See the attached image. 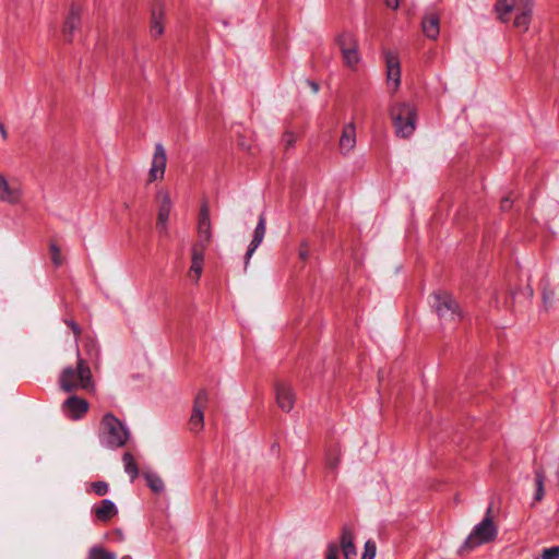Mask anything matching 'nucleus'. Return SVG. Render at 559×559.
<instances>
[{
  "label": "nucleus",
  "mask_w": 559,
  "mask_h": 559,
  "mask_svg": "<svg viewBox=\"0 0 559 559\" xmlns=\"http://www.w3.org/2000/svg\"><path fill=\"white\" fill-rule=\"evenodd\" d=\"M122 464L124 472L130 476L131 481H133L139 476V467L134 456L130 452L123 453Z\"/></svg>",
  "instance_id": "5701e85b"
},
{
  "label": "nucleus",
  "mask_w": 559,
  "mask_h": 559,
  "mask_svg": "<svg viewBox=\"0 0 559 559\" xmlns=\"http://www.w3.org/2000/svg\"><path fill=\"white\" fill-rule=\"evenodd\" d=\"M296 142V136L293 132L286 131L283 134V143L286 146V148L292 147Z\"/></svg>",
  "instance_id": "72a5a7b5"
},
{
  "label": "nucleus",
  "mask_w": 559,
  "mask_h": 559,
  "mask_svg": "<svg viewBox=\"0 0 559 559\" xmlns=\"http://www.w3.org/2000/svg\"><path fill=\"white\" fill-rule=\"evenodd\" d=\"M157 203V229L163 233H168V221L173 209V200L170 197V192L167 189L160 188L156 192L155 197Z\"/></svg>",
  "instance_id": "9d476101"
},
{
  "label": "nucleus",
  "mask_w": 559,
  "mask_h": 559,
  "mask_svg": "<svg viewBox=\"0 0 559 559\" xmlns=\"http://www.w3.org/2000/svg\"><path fill=\"white\" fill-rule=\"evenodd\" d=\"M542 559H559V546L545 548L542 552Z\"/></svg>",
  "instance_id": "2f4dec72"
},
{
  "label": "nucleus",
  "mask_w": 559,
  "mask_h": 559,
  "mask_svg": "<svg viewBox=\"0 0 559 559\" xmlns=\"http://www.w3.org/2000/svg\"><path fill=\"white\" fill-rule=\"evenodd\" d=\"M117 534H118V536H120V539H122V533H121V531H119V530H118V531H117Z\"/></svg>",
  "instance_id": "79ce46f5"
},
{
  "label": "nucleus",
  "mask_w": 559,
  "mask_h": 559,
  "mask_svg": "<svg viewBox=\"0 0 559 559\" xmlns=\"http://www.w3.org/2000/svg\"><path fill=\"white\" fill-rule=\"evenodd\" d=\"M204 251H197L191 249V266L189 276L195 282L199 281L203 270Z\"/></svg>",
  "instance_id": "4be33fe9"
},
{
  "label": "nucleus",
  "mask_w": 559,
  "mask_h": 559,
  "mask_svg": "<svg viewBox=\"0 0 559 559\" xmlns=\"http://www.w3.org/2000/svg\"><path fill=\"white\" fill-rule=\"evenodd\" d=\"M308 255H309V252H308L307 248H301L299 250L300 259L306 260L308 258Z\"/></svg>",
  "instance_id": "58836bf2"
},
{
  "label": "nucleus",
  "mask_w": 559,
  "mask_h": 559,
  "mask_svg": "<svg viewBox=\"0 0 559 559\" xmlns=\"http://www.w3.org/2000/svg\"><path fill=\"white\" fill-rule=\"evenodd\" d=\"M23 197V183L16 178L8 179L0 174V201L11 205H16L21 203Z\"/></svg>",
  "instance_id": "1a4fd4ad"
},
{
  "label": "nucleus",
  "mask_w": 559,
  "mask_h": 559,
  "mask_svg": "<svg viewBox=\"0 0 559 559\" xmlns=\"http://www.w3.org/2000/svg\"><path fill=\"white\" fill-rule=\"evenodd\" d=\"M88 559H117V556L102 546H93L88 551Z\"/></svg>",
  "instance_id": "393cba45"
},
{
  "label": "nucleus",
  "mask_w": 559,
  "mask_h": 559,
  "mask_svg": "<svg viewBox=\"0 0 559 559\" xmlns=\"http://www.w3.org/2000/svg\"><path fill=\"white\" fill-rule=\"evenodd\" d=\"M198 236L197 240L192 246V250L204 251L212 241V224L210 218V212L207 205H203L200 210L198 221Z\"/></svg>",
  "instance_id": "6e6552de"
},
{
  "label": "nucleus",
  "mask_w": 559,
  "mask_h": 559,
  "mask_svg": "<svg viewBox=\"0 0 559 559\" xmlns=\"http://www.w3.org/2000/svg\"><path fill=\"white\" fill-rule=\"evenodd\" d=\"M130 430L114 414L106 413L99 424L98 440L99 443L111 450L122 448L130 439Z\"/></svg>",
  "instance_id": "f257e3e1"
},
{
  "label": "nucleus",
  "mask_w": 559,
  "mask_h": 559,
  "mask_svg": "<svg viewBox=\"0 0 559 559\" xmlns=\"http://www.w3.org/2000/svg\"><path fill=\"white\" fill-rule=\"evenodd\" d=\"M59 384L60 388L66 392H72L76 390L91 391L94 389L91 368L81 357L79 350L76 352V367L64 368L60 373Z\"/></svg>",
  "instance_id": "f03ea898"
},
{
  "label": "nucleus",
  "mask_w": 559,
  "mask_h": 559,
  "mask_svg": "<svg viewBox=\"0 0 559 559\" xmlns=\"http://www.w3.org/2000/svg\"><path fill=\"white\" fill-rule=\"evenodd\" d=\"M377 552L376 543L372 540H367L364 547V554L361 559H374Z\"/></svg>",
  "instance_id": "c85d7f7f"
},
{
  "label": "nucleus",
  "mask_w": 559,
  "mask_h": 559,
  "mask_svg": "<svg viewBox=\"0 0 559 559\" xmlns=\"http://www.w3.org/2000/svg\"><path fill=\"white\" fill-rule=\"evenodd\" d=\"M92 512L100 522H108L118 514L116 504L109 499H103L99 504L94 506Z\"/></svg>",
  "instance_id": "412c9836"
},
{
  "label": "nucleus",
  "mask_w": 559,
  "mask_h": 559,
  "mask_svg": "<svg viewBox=\"0 0 559 559\" xmlns=\"http://www.w3.org/2000/svg\"><path fill=\"white\" fill-rule=\"evenodd\" d=\"M431 298V306L442 322L456 323L461 320V309L451 294L436 292Z\"/></svg>",
  "instance_id": "39448f33"
},
{
  "label": "nucleus",
  "mask_w": 559,
  "mask_h": 559,
  "mask_svg": "<svg viewBox=\"0 0 559 559\" xmlns=\"http://www.w3.org/2000/svg\"><path fill=\"white\" fill-rule=\"evenodd\" d=\"M163 14L160 12H153V20L151 24V35L153 37H158L164 32V24H163Z\"/></svg>",
  "instance_id": "a878e982"
},
{
  "label": "nucleus",
  "mask_w": 559,
  "mask_h": 559,
  "mask_svg": "<svg viewBox=\"0 0 559 559\" xmlns=\"http://www.w3.org/2000/svg\"><path fill=\"white\" fill-rule=\"evenodd\" d=\"M276 402L278 407L284 412H290L295 404V394L292 388L286 383L276 385Z\"/></svg>",
  "instance_id": "f3484780"
},
{
  "label": "nucleus",
  "mask_w": 559,
  "mask_h": 559,
  "mask_svg": "<svg viewBox=\"0 0 559 559\" xmlns=\"http://www.w3.org/2000/svg\"><path fill=\"white\" fill-rule=\"evenodd\" d=\"M209 402V393L201 390L193 403L192 413L189 419V429L192 432H200L204 427V409Z\"/></svg>",
  "instance_id": "f8f14e48"
},
{
  "label": "nucleus",
  "mask_w": 559,
  "mask_h": 559,
  "mask_svg": "<svg viewBox=\"0 0 559 559\" xmlns=\"http://www.w3.org/2000/svg\"><path fill=\"white\" fill-rule=\"evenodd\" d=\"M266 233V221L264 215H260L258 224L254 229L253 238L248 247L245 260V269H247L249 261L259 246L262 243Z\"/></svg>",
  "instance_id": "dca6fc26"
},
{
  "label": "nucleus",
  "mask_w": 559,
  "mask_h": 559,
  "mask_svg": "<svg viewBox=\"0 0 559 559\" xmlns=\"http://www.w3.org/2000/svg\"><path fill=\"white\" fill-rule=\"evenodd\" d=\"M340 546L345 559L357 558V550L354 544V533L350 527L343 526L340 538Z\"/></svg>",
  "instance_id": "a211bd4d"
},
{
  "label": "nucleus",
  "mask_w": 559,
  "mask_h": 559,
  "mask_svg": "<svg viewBox=\"0 0 559 559\" xmlns=\"http://www.w3.org/2000/svg\"><path fill=\"white\" fill-rule=\"evenodd\" d=\"M533 7V0H498L496 10L502 22L509 21V14L515 12L514 27L526 32L530 28Z\"/></svg>",
  "instance_id": "7ed1b4c3"
},
{
  "label": "nucleus",
  "mask_w": 559,
  "mask_h": 559,
  "mask_svg": "<svg viewBox=\"0 0 559 559\" xmlns=\"http://www.w3.org/2000/svg\"><path fill=\"white\" fill-rule=\"evenodd\" d=\"M92 489L97 496L103 497L108 492L109 486L105 481H95L92 484Z\"/></svg>",
  "instance_id": "7c9ffc66"
},
{
  "label": "nucleus",
  "mask_w": 559,
  "mask_h": 559,
  "mask_svg": "<svg viewBox=\"0 0 559 559\" xmlns=\"http://www.w3.org/2000/svg\"><path fill=\"white\" fill-rule=\"evenodd\" d=\"M395 132L401 138H409L416 129V108L408 103H396L389 109Z\"/></svg>",
  "instance_id": "20e7f679"
},
{
  "label": "nucleus",
  "mask_w": 559,
  "mask_h": 559,
  "mask_svg": "<svg viewBox=\"0 0 559 559\" xmlns=\"http://www.w3.org/2000/svg\"><path fill=\"white\" fill-rule=\"evenodd\" d=\"M66 323L69 325V328L73 331L74 335H75V342L78 343V337L79 335L81 334V329L80 326L73 321V320H66ZM79 349V347L76 346V350Z\"/></svg>",
  "instance_id": "f704fd0d"
},
{
  "label": "nucleus",
  "mask_w": 559,
  "mask_h": 559,
  "mask_svg": "<svg viewBox=\"0 0 559 559\" xmlns=\"http://www.w3.org/2000/svg\"><path fill=\"white\" fill-rule=\"evenodd\" d=\"M439 15L433 11L425 13L421 21V29L429 39H436L439 35L440 28Z\"/></svg>",
  "instance_id": "aec40b11"
},
{
  "label": "nucleus",
  "mask_w": 559,
  "mask_h": 559,
  "mask_svg": "<svg viewBox=\"0 0 559 559\" xmlns=\"http://www.w3.org/2000/svg\"><path fill=\"white\" fill-rule=\"evenodd\" d=\"M167 164V154L160 143L155 144L154 154L152 157L151 168L148 171V181L153 182L162 180L165 175Z\"/></svg>",
  "instance_id": "ddd939ff"
},
{
  "label": "nucleus",
  "mask_w": 559,
  "mask_h": 559,
  "mask_svg": "<svg viewBox=\"0 0 559 559\" xmlns=\"http://www.w3.org/2000/svg\"><path fill=\"white\" fill-rule=\"evenodd\" d=\"M62 409L71 419H80L86 414L88 403L84 399L70 396L63 402Z\"/></svg>",
  "instance_id": "2eb2a0df"
},
{
  "label": "nucleus",
  "mask_w": 559,
  "mask_h": 559,
  "mask_svg": "<svg viewBox=\"0 0 559 559\" xmlns=\"http://www.w3.org/2000/svg\"><path fill=\"white\" fill-rule=\"evenodd\" d=\"M338 145L342 154H348L354 150L356 145V126L354 122L344 126Z\"/></svg>",
  "instance_id": "6ab92c4d"
},
{
  "label": "nucleus",
  "mask_w": 559,
  "mask_h": 559,
  "mask_svg": "<svg viewBox=\"0 0 559 559\" xmlns=\"http://www.w3.org/2000/svg\"><path fill=\"white\" fill-rule=\"evenodd\" d=\"M338 464V459L337 457H328V465L330 468H335Z\"/></svg>",
  "instance_id": "4c0bfd02"
},
{
  "label": "nucleus",
  "mask_w": 559,
  "mask_h": 559,
  "mask_svg": "<svg viewBox=\"0 0 559 559\" xmlns=\"http://www.w3.org/2000/svg\"><path fill=\"white\" fill-rule=\"evenodd\" d=\"M337 45L341 49L344 64L355 70L360 62L358 40L352 33H342L337 37Z\"/></svg>",
  "instance_id": "0eeeda50"
},
{
  "label": "nucleus",
  "mask_w": 559,
  "mask_h": 559,
  "mask_svg": "<svg viewBox=\"0 0 559 559\" xmlns=\"http://www.w3.org/2000/svg\"><path fill=\"white\" fill-rule=\"evenodd\" d=\"M143 476L146 479L147 486L152 489V491L156 493L164 491V481L156 473L144 472Z\"/></svg>",
  "instance_id": "b1692460"
},
{
  "label": "nucleus",
  "mask_w": 559,
  "mask_h": 559,
  "mask_svg": "<svg viewBox=\"0 0 559 559\" xmlns=\"http://www.w3.org/2000/svg\"><path fill=\"white\" fill-rule=\"evenodd\" d=\"M498 528L491 519V507L487 509L484 520L475 525L465 540V547L474 548L496 539Z\"/></svg>",
  "instance_id": "423d86ee"
},
{
  "label": "nucleus",
  "mask_w": 559,
  "mask_h": 559,
  "mask_svg": "<svg viewBox=\"0 0 559 559\" xmlns=\"http://www.w3.org/2000/svg\"><path fill=\"white\" fill-rule=\"evenodd\" d=\"M49 249H50V253H51L52 263L56 266H60L63 262L60 248L56 243L52 242V243H50Z\"/></svg>",
  "instance_id": "c756f323"
},
{
  "label": "nucleus",
  "mask_w": 559,
  "mask_h": 559,
  "mask_svg": "<svg viewBox=\"0 0 559 559\" xmlns=\"http://www.w3.org/2000/svg\"><path fill=\"white\" fill-rule=\"evenodd\" d=\"M0 132L2 134V138L5 139L7 138V131H5V128L2 123H0Z\"/></svg>",
  "instance_id": "ea45409f"
},
{
  "label": "nucleus",
  "mask_w": 559,
  "mask_h": 559,
  "mask_svg": "<svg viewBox=\"0 0 559 559\" xmlns=\"http://www.w3.org/2000/svg\"><path fill=\"white\" fill-rule=\"evenodd\" d=\"M338 546L335 543H330L326 546L325 559H338Z\"/></svg>",
  "instance_id": "473e14b6"
},
{
  "label": "nucleus",
  "mask_w": 559,
  "mask_h": 559,
  "mask_svg": "<svg viewBox=\"0 0 559 559\" xmlns=\"http://www.w3.org/2000/svg\"><path fill=\"white\" fill-rule=\"evenodd\" d=\"M385 5L392 10H396L400 5L399 0H384Z\"/></svg>",
  "instance_id": "e433bc0d"
},
{
  "label": "nucleus",
  "mask_w": 559,
  "mask_h": 559,
  "mask_svg": "<svg viewBox=\"0 0 559 559\" xmlns=\"http://www.w3.org/2000/svg\"><path fill=\"white\" fill-rule=\"evenodd\" d=\"M386 84L392 94H395L401 85V62L393 51H385Z\"/></svg>",
  "instance_id": "9b49d317"
},
{
  "label": "nucleus",
  "mask_w": 559,
  "mask_h": 559,
  "mask_svg": "<svg viewBox=\"0 0 559 559\" xmlns=\"http://www.w3.org/2000/svg\"><path fill=\"white\" fill-rule=\"evenodd\" d=\"M84 346L91 359L97 360L99 358V347L93 337H86L84 341Z\"/></svg>",
  "instance_id": "cd10ccee"
},
{
  "label": "nucleus",
  "mask_w": 559,
  "mask_h": 559,
  "mask_svg": "<svg viewBox=\"0 0 559 559\" xmlns=\"http://www.w3.org/2000/svg\"><path fill=\"white\" fill-rule=\"evenodd\" d=\"M511 204H512V201L509 197H506L501 200V210L502 211H508L510 207H511Z\"/></svg>",
  "instance_id": "c9c22d12"
},
{
  "label": "nucleus",
  "mask_w": 559,
  "mask_h": 559,
  "mask_svg": "<svg viewBox=\"0 0 559 559\" xmlns=\"http://www.w3.org/2000/svg\"><path fill=\"white\" fill-rule=\"evenodd\" d=\"M81 8L76 4L71 5L70 11L66 17L62 34L67 41H72L74 33L81 25Z\"/></svg>",
  "instance_id": "4468645a"
},
{
  "label": "nucleus",
  "mask_w": 559,
  "mask_h": 559,
  "mask_svg": "<svg viewBox=\"0 0 559 559\" xmlns=\"http://www.w3.org/2000/svg\"><path fill=\"white\" fill-rule=\"evenodd\" d=\"M535 484H536V492L534 500L540 501L544 498V484H545V474L542 469H537L535 472Z\"/></svg>",
  "instance_id": "bb28decb"
},
{
  "label": "nucleus",
  "mask_w": 559,
  "mask_h": 559,
  "mask_svg": "<svg viewBox=\"0 0 559 559\" xmlns=\"http://www.w3.org/2000/svg\"><path fill=\"white\" fill-rule=\"evenodd\" d=\"M311 86L313 88L314 92H318L319 90V86L316 84V83H311Z\"/></svg>",
  "instance_id": "a19ab883"
}]
</instances>
